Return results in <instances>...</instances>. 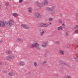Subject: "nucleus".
<instances>
[{
    "instance_id": "f257e3e1",
    "label": "nucleus",
    "mask_w": 78,
    "mask_h": 78,
    "mask_svg": "<svg viewBox=\"0 0 78 78\" xmlns=\"http://www.w3.org/2000/svg\"><path fill=\"white\" fill-rule=\"evenodd\" d=\"M33 44L29 45V47L30 48H36L37 50H41V47L39 46V44L38 43L35 41H33Z\"/></svg>"
},
{
    "instance_id": "f03ea898",
    "label": "nucleus",
    "mask_w": 78,
    "mask_h": 78,
    "mask_svg": "<svg viewBox=\"0 0 78 78\" xmlns=\"http://www.w3.org/2000/svg\"><path fill=\"white\" fill-rule=\"evenodd\" d=\"M14 25V21L13 20H10L6 22V25H8L9 27H11Z\"/></svg>"
},
{
    "instance_id": "7ed1b4c3",
    "label": "nucleus",
    "mask_w": 78,
    "mask_h": 78,
    "mask_svg": "<svg viewBox=\"0 0 78 78\" xmlns=\"http://www.w3.org/2000/svg\"><path fill=\"white\" fill-rule=\"evenodd\" d=\"M39 32L40 36H43L44 34L46 33V30H45L44 29H41L40 30Z\"/></svg>"
},
{
    "instance_id": "20e7f679",
    "label": "nucleus",
    "mask_w": 78,
    "mask_h": 78,
    "mask_svg": "<svg viewBox=\"0 0 78 78\" xmlns=\"http://www.w3.org/2000/svg\"><path fill=\"white\" fill-rule=\"evenodd\" d=\"M41 15L39 13H36L34 14V17L35 19H41Z\"/></svg>"
},
{
    "instance_id": "39448f33",
    "label": "nucleus",
    "mask_w": 78,
    "mask_h": 78,
    "mask_svg": "<svg viewBox=\"0 0 78 78\" xmlns=\"http://www.w3.org/2000/svg\"><path fill=\"white\" fill-rule=\"evenodd\" d=\"M59 62L60 64H63V65H64L66 66H67V67H69V64H67V63L65 62L64 61L62 60H60L59 61Z\"/></svg>"
},
{
    "instance_id": "423d86ee",
    "label": "nucleus",
    "mask_w": 78,
    "mask_h": 78,
    "mask_svg": "<svg viewBox=\"0 0 78 78\" xmlns=\"http://www.w3.org/2000/svg\"><path fill=\"white\" fill-rule=\"evenodd\" d=\"M34 3H35V4L37 6H38L41 9V8H42V5H41V4L39 2H34Z\"/></svg>"
},
{
    "instance_id": "0eeeda50",
    "label": "nucleus",
    "mask_w": 78,
    "mask_h": 78,
    "mask_svg": "<svg viewBox=\"0 0 78 78\" xmlns=\"http://www.w3.org/2000/svg\"><path fill=\"white\" fill-rule=\"evenodd\" d=\"M55 7L53 6L52 7V9L51 10V14H55Z\"/></svg>"
},
{
    "instance_id": "6e6552de",
    "label": "nucleus",
    "mask_w": 78,
    "mask_h": 78,
    "mask_svg": "<svg viewBox=\"0 0 78 78\" xmlns=\"http://www.w3.org/2000/svg\"><path fill=\"white\" fill-rule=\"evenodd\" d=\"M21 25L25 29H29L30 28V26L25 24H21Z\"/></svg>"
},
{
    "instance_id": "1a4fd4ad",
    "label": "nucleus",
    "mask_w": 78,
    "mask_h": 78,
    "mask_svg": "<svg viewBox=\"0 0 78 78\" xmlns=\"http://www.w3.org/2000/svg\"><path fill=\"white\" fill-rule=\"evenodd\" d=\"M5 24L6 25V21L3 22L0 21V27H5Z\"/></svg>"
},
{
    "instance_id": "9d476101",
    "label": "nucleus",
    "mask_w": 78,
    "mask_h": 78,
    "mask_svg": "<svg viewBox=\"0 0 78 78\" xmlns=\"http://www.w3.org/2000/svg\"><path fill=\"white\" fill-rule=\"evenodd\" d=\"M15 58V56L14 55H10L7 57L6 59L8 61L10 60V59H14Z\"/></svg>"
},
{
    "instance_id": "9b49d317",
    "label": "nucleus",
    "mask_w": 78,
    "mask_h": 78,
    "mask_svg": "<svg viewBox=\"0 0 78 78\" xmlns=\"http://www.w3.org/2000/svg\"><path fill=\"white\" fill-rule=\"evenodd\" d=\"M59 51L60 55L61 56H64V55L65 51L64 50H60Z\"/></svg>"
},
{
    "instance_id": "f8f14e48",
    "label": "nucleus",
    "mask_w": 78,
    "mask_h": 78,
    "mask_svg": "<svg viewBox=\"0 0 78 78\" xmlns=\"http://www.w3.org/2000/svg\"><path fill=\"white\" fill-rule=\"evenodd\" d=\"M48 43V41H47L44 42L43 43L42 46L43 47H44V48L46 47L47 45H48V44H47Z\"/></svg>"
},
{
    "instance_id": "ddd939ff",
    "label": "nucleus",
    "mask_w": 78,
    "mask_h": 78,
    "mask_svg": "<svg viewBox=\"0 0 78 78\" xmlns=\"http://www.w3.org/2000/svg\"><path fill=\"white\" fill-rule=\"evenodd\" d=\"M17 41L18 42H22L23 41V39L22 38H19L17 39Z\"/></svg>"
},
{
    "instance_id": "4468645a",
    "label": "nucleus",
    "mask_w": 78,
    "mask_h": 78,
    "mask_svg": "<svg viewBox=\"0 0 78 78\" xmlns=\"http://www.w3.org/2000/svg\"><path fill=\"white\" fill-rule=\"evenodd\" d=\"M47 61L44 60L41 63V65L42 66H45V64H47Z\"/></svg>"
},
{
    "instance_id": "2eb2a0df",
    "label": "nucleus",
    "mask_w": 78,
    "mask_h": 78,
    "mask_svg": "<svg viewBox=\"0 0 78 78\" xmlns=\"http://www.w3.org/2000/svg\"><path fill=\"white\" fill-rule=\"evenodd\" d=\"M28 11L29 13H32L33 12V9H32V7H29L28 8Z\"/></svg>"
},
{
    "instance_id": "dca6fc26",
    "label": "nucleus",
    "mask_w": 78,
    "mask_h": 78,
    "mask_svg": "<svg viewBox=\"0 0 78 78\" xmlns=\"http://www.w3.org/2000/svg\"><path fill=\"white\" fill-rule=\"evenodd\" d=\"M44 5L46 6L48 4V2L47 0H44Z\"/></svg>"
},
{
    "instance_id": "f3484780",
    "label": "nucleus",
    "mask_w": 78,
    "mask_h": 78,
    "mask_svg": "<svg viewBox=\"0 0 78 78\" xmlns=\"http://www.w3.org/2000/svg\"><path fill=\"white\" fill-rule=\"evenodd\" d=\"M63 29V27L62 26H59L57 28V30L58 31H61V30H62V29Z\"/></svg>"
},
{
    "instance_id": "a211bd4d",
    "label": "nucleus",
    "mask_w": 78,
    "mask_h": 78,
    "mask_svg": "<svg viewBox=\"0 0 78 78\" xmlns=\"http://www.w3.org/2000/svg\"><path fill=\"white\" fill-rule=\"evenodd\" d=\"M52 9V7H46L45 8V9H46V10H47V11H51V10Z\"/></svg>"
},
{
    "instance_id": "6ab92c4d",
    "label": "nucleus",
    "mask_w": 78,
    "mask_h": 78,
    "mask_svg": "<svg viewBox=\"0 0 78 78\" xmlns=\"http://www.w3.org/2000/svg\"><path fill=\"white\" fill-rule=\"evenodd\" d=\"M20 65L21 66H24V64H25V62H24L23 61H21L20 62Z\"/></svg>"
},
{
    "instance_id": "aec40b11",
    "label": "nucleus",
    "mask_w": 78,
    "mask_h": 78,
    "mask_svg": "<svg viewBox=\"0 0 78 78\" xmlns=\"http://www.w3.org/2000/svg\"><path fill=\"white\" fill-rule=\"evenodd\" d=\"M48 26H49V24H48V23H43V27H47Z\"/></svg>"
},
{
    "instance_id": "412c9836",
    "label": "nucleus",
    "mask_w": 78,
    "mask_h": 78,
    "mask_svg": "<svg viewBox=\"0 0 78 78\" xmlns=\"http://www.w3.org/2000/svg\"><path fill=\"white\" fill-rule=\"evenodd\" d=\"M8 75L9 76H13V75H15V73H8Z\"/></svg>"
},
{
    "instance_id": "4be33fe9",
    "label": "nucleus",
    "mask_w": 78,
    "mask_h": 78,
    "mask_svg": "<svg viewBox=\"0 0 78 78\" xmlns=\"http://www.w3.org/2000/svg\"><path fill=\"white\" fill-rule=\"evenodd\" d=\"M55 43L56 45H59L60 44V41H56Z\"/></svg>"
},
{
    "instance_id": "5701e85b",
    "label": "nucleus",
    "mask_w": 78,
    "mask_h": 78,
    "mask_svg": "<svg viewBox=\"0 0 78 78\" xmlns=\"http://www.w3.org/2000/svg\"><path fill=\"white\" fill-rule=\"evenodd\" d=\"M37 25L38 27H43V24L42 23H40L38 24Z\"/></svg>"
},
{
    "instance_id": "b1692460",
    "label": "nucleus",
    "mask_w": 78,
    "mask_h": 78,
    "mask_svg": "<svg viewBox=\"0 0 78 78\" xmlns=\"http://www.w3.org/2000/svg\"><path fill=\"white\" fill-rule=\"evenodd\" d=\"M33 64L35 66H38V64H37V63L36 62H34L33 63Z\"/></svg>"
},
{
    "instance_id": "393cba45",
    "label": "nucleus",
    "mask_w": 78,
    "mask_h": 78,
    "mask_svg": "<svg viewBox=\"0 0 78 78\" xmlns=\"http://www.w3.org/2000/svg\"><path fill=\"white\" fill-rule=\"evenodd\" d=\"M74 29L78 30V24L76 25L74 27Z\"/></svg>"
},
{
    "instance_id": "a878e982",
    "label": "nucleus",
    "mask_w": 78,
    "mask_h": 78,
    "mask_svg": "<svg viewBox=\"0 0 78 78\" xmlns=\"http://www.w3.org/2000/svg\"><path fill=\"white\" fill-rule=\"evenodd\" d=\"M5 5L6 6H8L9 5V3L8 2H6L5 3Z\"/></svg>"
},
{
    "instance_id": "bb28decb",
    "label": "nucleus",
    "mask_w": 78,
    "mask_h": 78,
    "mask_svg": "<svg viewBox=\"0 0 78 78\" xmlns=\"http://www.w3.org/2000/svg\"><path fill=\"white\" fill-rule=\"evenodd\" d=\"M58 23L61 24H62V21L61 20H58Z\"/></svg>"
},
{
    "instance_id": "cd10ccee",
    "label": "nucleus",
    "mask_w": 78,
    "mask_h": 78,
    "mask_svg": "<svg viewBox=\"0 0 78 78\" xmlns=\"http://www.w3.org/2000/svg\"><path fill=\"white\" fill-rule=\"evenodd\" d=\"M13 16L14 17H17V14L16 13H14L13 14Z\"/></svg>"
},
{
    "instance_id": "c85d7f7f",
    "label": "nucleus",
    "mask_w": 78,
    "mask_h": 78,
    "mask_svg": "<svg viewBox=\"0 0 78 78\" xmlns=\"http://www.w3.org/2000/svg\"><path fill=\"white\" fill-rule=\"evenodd\" d=\"M48 20L49 21H53V18H50L48 19Z\"/></svg>"
},
{
    "instance_id": "c756f323",
    "label": "nucleus",
    "mask_w": 78,
    "mask_h": 78,
    "mask_svg": "<svg viewBox=\"0 0 78 78\" xmlns=\"http://www.w3.org/2000/svg\"><path fill=\"white\" fill-rule=\"evenodd\" d=\"M59 15L61 17H63V15L62 14L60 13Z\"/></svg>"
},
{
    "instance_id": "7c9ffc66",
    "label": "nucleus",
    "mask_w": 78,
    "mask_h": 78,
    "mask_svg": "<svg viewBox=\"0 0 78 78\" xmlns=\"http://www.w3.org/2000/svg\"><path fill=\"white\" fill-rule=\"evenodd\" d=\"M27 74L28 75H31V72H28Z\"/></svg>"
},
{
    "instance_id": "2f4dec72",
    "label": "nucleus",
    "mask_w": 78,
    "mask_h": 78,
    "mask_svg": "<svg viewBox=\"0 0 78 78\" xmlns=\"http://www.w3.org/2000/svg\"><path fill=\"white\" fill-rule=\"evenodd\" d=\"M75 33L78 34V30H76L74 32Z\"/></svg>"
},
{
    "instance_id": "473e14b6",
    "label": "nucleus",
    "mask_w": 78,
    "mask_h": 78,
    "mask_svg": "<svg viewBox=\"0 0 78 78\" xmlns=\"http://www.w3.org/2000/svg\"><path fill=\"white\" fill-rule=\"evenodd\" d=\"M65 36L66 37L69 36V34H68V33H66L65 34Z\"/></svg>"
},
{
    "instance_id": "72a5a7b5",
    "label": "nucleus",
    "mask_w": 78,
    "mask_h": 78,
    "mask_svg": "<svg viewBox=\"0 0 78 78\" xmlns=\"http://www.w3.org/2000/svg\"><path fill=\"white\" fill-rule=\"evenodd\" d=\"M75 60H76V61H77V62H78V58H77V57L75 58Z\"/></svg>"
},
{
    "instance_id": "f704fd0d",
    "label": "nucleus",
    "mask_w": 78,
    "mask_h": 78,
    "mask_svg": "<svg viewBox=\"0 0 78 78\" xmlns=\"http://www.w3.org/2000/svg\"><path fill=\"white\" fill-rule=\"evenodd\" d=\"M70 46H71V45L70 44H68L67 45V47H68L69 48V47H70Z\"/></svg>"
},
{
    "instance_id": "c9c22d12",
    "label": "nucleus",
    "mask_w": 78,
    "mask_h": 78,
    "mask_svg": "<svg viewBox=\"0 0 78 78\" xmlns=\"http://www.w3.org/2000/svg\"><path fill=\"white\" fill-rule=\"evenodd\" d=\"M65 78H72L70 76H66Z\"/></svg>"
},
{
    "instance_id": "e433bc0d",
    "label": "nucleus",
    "mask_w": 78,
    "mask_h": 78,
    "mask_svg": "<svg viewBox=\"0 0 78 78\" xmlns=\"http://www.w3.org/2000/svg\"><path fill=\"white\" fill-rule=\"evenodd\" d=\"M8 53H11V51L10 50H8Z\"/></svg>"
},
{
    "instance_id": "4c0bfd02",
    "label": "nucleus",
    "mask_w": 78,
    "mask_h": 78,
    "mask_svg": "<svg viewBox=\"0 0 78 78\" xmlns=\"http://www.w3.org/2000/svg\"><path fill=\"white\" fill-rule=\"evenodd\" d=\"M47 55L46 54H45L44 55V57H47Z\"/></svg>"
},
{
    "instance_id": "58836bf2",
    "label": "nucleus",
    "mask_w": 78,
    "mask_h": 78,
    "mask_svg": "<svg viewBox=\"0 0 78 78\" xmlns=\"http://www.w3.org/2000/svg\"><path fill=\"white\" fill-rule=\"evenodd\" d=\"M22 0H19V3H21L22 2Z\"/></svg>"
},
{
    "instance_id": "ea45409f",
    "label": "nucleus",
    "mask_w": 78,
    "mask_h": 78,
    "mask_svg": "<svg viewBox=\"0 0 78 78\" xmlns=\"http://www.w3.org/2000/svg\"><path fill=\"white\" fill-rule=\"evenodd\" d=\"M2 65V62H0V66Z\"/></svg>"
},
{
    "instance_id": "a19ab883",
    "label": "nucleus",
    "mask_w": 78,
    "mask_h": 78,
    "mask_svg": "<svg viewBox=\"0 0 78 78\" xmlns=\"http://www.w3.org/2000/svg\"><path fill=\"white\" fill-rule=\"evenodd\" d=\"M6 72H7V71H6V70H5L4 71V73H6Z\"/></svg>"
},
{
    "instance_id": "79ce46f5",
    "label": "nucleus",
    "mask_w": 78,
    "mask_h": 78,
    "mask_svg": "<svg viewBox=\"0 0 78 78\" xmlns=\"http://www.w3.org/2000/svg\"><path fill=\"white\" fill-rule=\"evenodd\" d=\"M62 25H63L64 27H65V24L62 23Z\"/></svg>"
},
{
    "instance_id": "37998d69",
    "label": "nucleus",
    "mask_w": 78,
    "mask_h": 78,
    "mask_svg": "<svg viewBox=\"0 0 78 78\" xmlns=\"http://www.w3.org/2000/svg\"><path fill=\"white\" fill-rule=\"evenodd\" d=\"M65 31L66 33H68V30H66Z\"/></svg>"
},
{
    "instance_id": "c03bdc74",
    "label": "nucleus",
    "mask_w": 78,
    "mask_h": 78,
    "mask_svg": "<svg viewBox=\"0 0 78 78\" xmlns=\"http://www.w3.org/2000/svg\"><path fill=\"white\" fill-rule=\"evenodd\" d=\"M45 52L46 53H48V51H46Z\"/></svg>"
},
{
    "instance_id": "a18cd8bd",
    "label": "nucleus",
    "mask_w": 78,
    "mask_h": 78,
    "mask_svg": "<svg viewBox=\"0 0 78 78\" xmlns=\"http://www.w3.org/2000/svg\"><path fill=\"white\" fill-rule=\"evenodd\" d=\"M0 42L2 43V42H3V41H2V40H1L0 41Z\"/></svg>"
},
{
    "instance_id": "49530a36",
    "label": "nucleus",
    "mask_w": 78,
    "mask_h": 78,
    "mask_svg": "<svg viewBox=\"0 0 78 78\" xmlns=\"http://www.w3.org/2000/svg\"><path fill=\"white\" fill-rule=\"evenodd\" d=\"M2 8V5H1V4H0V9Z\"/></svg>"
},
{
    "instance_id": "de8ad7c7",
    "label": "nucleus",
    "mask_w": 78,
    "mask_h": 78,
    "mask_svg": "<svg viewBox=\"0 0 78 78\" xmlns=\"http://www.w3.org/2000/svg\"><path fill=\"white\" fill-rule=\"evenodd\" d=\"M76 43H78V40L76 41Z\"/></svg>"
},
{
    "instance_id": "09e8293b",
    "label": "nucleus",
    "mask_w": 78,
    "mask_h": 78,
    "mask_svg": "<svg viewBox=\"0 0 78 78\" xmlns=\"http://www.w3.org/2000/svg\"><path fill=\"white\" fill-rule=\"evenodd\" d=\"M49 24H51V23H50V22H49Z\"/></svg>"
},
{
    "instance_id": "8fccbe9b",
    "label": "nucleus",
    "mask_w": 78,
    "mask_h": 78,
    "mask_svg": "<svg viewBox=\"0 0 78 78\" xmlns=\"http://www.w3.org/2000/svg\"><path fill=\"white\" fill-rule=\"evenodd\" d=\"M44 0V1L45 0Z\"/></svg>"
}]
</instances>
